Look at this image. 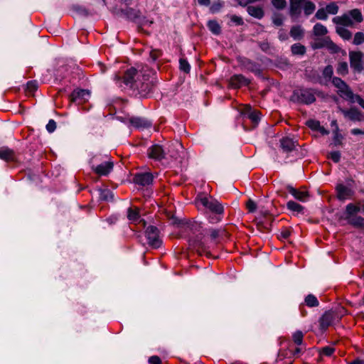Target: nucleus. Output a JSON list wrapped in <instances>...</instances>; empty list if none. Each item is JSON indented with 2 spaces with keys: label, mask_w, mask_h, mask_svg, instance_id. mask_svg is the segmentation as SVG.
<instances>
[{
  "label": "nucleus",
  "mask_w": 364,
  "mask_h": 364,
  "mask_svg": "<svg viewBox=\"0 0 364 364\" xmlns=\"http://www.w3.org/2000/svg\"><path fill=\"white\" fill-rule=\"evenodd\" d=\"M0 159L5 160V161L14 160V151L7 147L1 148L0 149Z\"/></svg>",
  "instance_id": "22"
},
{
  "label": "nucleus",
  "mask_w": 364,
  "mask_h": 364,
  "mask_svg": "<svg viewBox=\"0 0 364 364\" xmlns=\"http://www.w3.org/2000/svg\"><path fill=\"white\" fill-rule=\"evenodd\" d=\"M246 206L250 213H254L257 210V204L252 199L247 200Z\"/></svg>",
  "instance_id": "46"
},
{
  "label": "nucleus",
  "mask_w": 364,
  "mask_h": 364,
  "mask_svg": "<svg viewBox=\"0 0 364 364\" xmlns=\"http://www.w3.org/2000/svg\"><path fill=\"white\" fill-rule=\"evenodd\" d=\"M307 124L309 127H311L313 129H318L320 127V123L318 121L315 120H310L307 122Z\"/></svg>",
  "instance_id": "55"
},
{
  "label": "nucleus",
  "mask_w": 364,
  "mask_h": 364,
  "mask_svg": "<svg viewBox=\"0 0 364 364\" xmlns=\"http://www.w3.org/2000/svg\"><path fill=\"white\" fill-rule=\"evenodd\" d=\"M353 21L360 23L363 21L362 14L358 9H353L347 14L333 18V22L340 26H352Z\"/></svg>",
  "instance_id": "4"
},
{
  "label": "nucleus",
  "mask_w": 364,
  "mask_h": 364,
  "mask_svg": "<svg viewBox=\"0 0 364 364\" xmlns=\"http://www.w3.org/2000/svg\"><path fill=\"white\" fill-rule=\"evenodd\" d=\"M333 73V69L331 65L326 66L323 70V76L327 80H329L332 77Z\"/></svg>",
  "instance_id": "41"
},
{
  "label": "nucleus",
  "mask_w": 364,
  "mask_h": 364,
  "mask_svg": "<svg viewBox=\"0 0 364 364\" xmlns=\"http://www.w3.org/2000/svg\"><path fill=\"white\" fill-rule=\"evenodd\" d=\"M287 190L290 194L299 201L306 202L309 199V195L307 191H299L290 186L287 187Z\"/></svg>",
  "instance_id": "18"
},
{
  "label": "nucleus",
  "mask_w": 364,
  "mask_h": 364,
  "mask_svg": "<svg viewBox=\"0 0 364 364\" xmlns=\"http://www.w3.org/2000/svg\"><path fill=\"white\" fill-rule=\"evenodd\" d=\"M272 4L278 10H282L287 6L286 0H272Z\"/></svg>",
  "instance_id": "40"
},
{
  "label": "nucleus",
  "mask_w": 364,
  "mask_h": 364,
  "mask_svg": "<svg viewBox=\"0 0 364 364\" xmlns=\"http://www.w3.org/2000/svg\"><path fill=\"white\" fill-rule=\"evenodd\" d=\"M334 352V348L330 346H326L321 349L320 354L321 355L330 356Z\"/></svg>",
  "instance_id": "45"
},
{
  "label": "nucleus",
  "mask_w": 364,
  "mask_h": 364,
  "mask_svg": "<svg viewBox=\"0 0 364 364\" xmlns=\"http://www.w3.org/2000/svg\"><path fill=\"white\" fill-rule=\"evenodd\" d=\"M350 132L353 135L364 134V130L360 129H353Z\"/></svg>",
  "instance_id": "60"
},
{
  "label": "nucleus",
  "mask_w": 364,
  "mask_h": 364,
  "mask_svg": "<svg viewBox=\"0 0 364 364\" xmlns=\"http://www.w3.org/2000/svg\"><path fill=\"white\" fill-rule=\"evenodd\" d=\"M235 1L240 6H243V7H245V6L247 7L248 4H250L248 0H235Z\"/></svg>",
  "instance_id": "61"
},
{
  "label": "nucleus",
  "mask_w": 364,
  "mask_h": 364,
  "mask_svg": "<svg viewBox=\"0 0 364 364\" xmlns=\"http://www.w3.org/2000/svg\"><path fill=\"white\" fill-rule=\"evenodd\" d=\"M149 363L150 364H161V360L159 357L154 355L149 358Z\"/></svg>",
  "instance_id": "57"
},
{
  "label": "nucleus",
  "mask_w": 364,
  "mask_h": 364,
  "mask_svg": "<svg viewBox=\"0 0 364 364\" xmlns=\"http://www.w3.org/2000/svg\"><path fill=\"white\" fill-rule=\"evenodd\" d=\"M331 125L332 127L334 128L333 130H337V131H339V128H338V124H337V121L336 120H333L331 123Z\"/></svg>",
  "instance_id": "63"
},
{
  "label": "nucleus",
  "mask_w": 364,
  "mask_h": 364,
  "mask_svg": "<svg viewBox=\"0 0 364 364\" xmlns=\"http://www.w3.org/2000/svg\"><path fill=\"white\" fill-rule=\"evenodd\" d=\"M196 203L198 206L202 205L210 212L219 215H222L224 211L223 205L211 196L200 194L196 198Z\"/></svg>",
  "instance_id": "3"
},
{
  "label": "nucleus",
  "mask_w": 364,
  "mask_h": 364,
  "mask_svg": "<svg viewBox=\"0 0 364 364\" xmlns=\"http://www.w3.org/2000/svg\"><path fill=\"white\" fill-rule=\"evenodd\" d=\"M279 38L281 40V41H285L287 39V33L282 31V30H280L279 31Z\"/></svg>",
  "instance_id": "58"
},
{
  "label": "nucleus",
  "mask_w": 364,
  "mask_h": 364,
  "mask_svg": "<svg viewBox=\"0 0 364 364\" xmlns=\"http://www.w3.org/2000/svg\"><path fill=\"white\" fill-rule=\"evenodd\" d=\"M333 161L338 163L341 159V153L339 151H332L328 156Z\"/></svg>",
  "instance_id": "49"
},
{
  "label": "nucleus",
  "mask_w": 364,
  "mask_h": 364,
  "mask_svg": "<svg viewBox=\"0 0 364 364\" xmlns=\"http://www.w3.org/2000/svg\"><path fill=\"white\" fill-rule=\"evenodd\" d=\"M248 14L257 19H261L264 16V12L261 6H248L247 7Z\"/></svg>",
  "instance_id": "20"
},
{
  "label": "nucleus",
  "mask_w": 364,
  "mask_h": 364,
  "mask_svg": "<svg viewBox=\"0 0 364 364\" xmlns=\"http://www.w3.org/2000/svg\"><path fill=\"white\" fill-rule=\"evenodd\" d=\"M27 91L32 93L36 91L38 88V83L36 81H29L27 83Z\"/></svg>",
  "instance_id": "47"
},
{
  "label": "nucleus",
  "mask_w": 364,
  "mask_h": 364,
  "mask_svg": "<svg viewBox=\"0 0 364 364\" xmlns=\"http://www.w3.org/2000/svg\"><path fill=\"white\" fill-rule=\"evenodd\" d=\"M154 72L147 66L140 69L131 68L128 69L123 77L115 75L114 80L119 87L129 88L137 91L140 97H146L152 90L156 80Z\"/></svg>",
  "instance_id": "1"
},
{
  "label": "nucleus",
  "mask_w": 364,
  "mask_h": 364,
  "mask_svg": "<svg viewBox=\"0 0 364 364\" xmlns=\"http://www.w3.org/2000/svg\"><path fill=\"white\" fill-rule=\"evenodd\" d=\"M360 210V208L359 206L355 205L353 203L348 204L346 208V219L348 220L349 218L354 217V215L358 213Z\"/></svg>",
  "instance_id": "23"
},
{
  "label": "nucleus",
  "mask_w": 364,
  "mask_h": 364,
  "mask_svg": "<svg viewBox=\"0 0 364 364\" xmlns=\"http://www.w3.org/2000/svg\"><path fill=\"white\" fill-rule=\"evenodd\" d=\"M318 130L323 134H328L329 133L328 131H327L324 127L321 126L319 127Z\"/></svg>",
  "instance_id": "64"
},
{
  "label": "nucleus",
  "mask_w": 364,
  "mask_h": 364,
  "mask_svg": "<svg viewBox=\"0 0 364 364\" xmlns=\"http://www.w3.org/2000/svg\"><path fill=\"white\" fill-rule=\"evenodd\" d=\"M273 23L277 26H280L283 24L284 18L281 14L274 13L272 16Z\"/></svg>",
  "instance_id": "37"
},
{
  "label": "nucleus",
  "mask_w": 364,
  "mask_h": 364,
  "mask_svg": "<svg viewBox=\"0 0 364 364\" xmlns=\"http://www.w3.org/2000/svg\"><path fill=\"white\" fill-rule=\"evenodd\" d=\"M333 85L338 89V94L344 100L352 103L357 102L364 109V100L358 95H354L349 86L341 78L333 77L332 80Z\"/></svg>",
  "instance_id": "2"
},
{
  "label": "nucleus",
  "mask_w": 364,
  "mask_h": 364,
  "mask_svg": "<svg viewBox=\"0 0 364 364\" xmlns=\"http://www.w3.org/2000/svg\"><path fill=\"white\" fill-rule=\"evenodd\" d=\"M209 236L212 241H215L219 236L220 230L216 229H210L208 230Z\"/></svg>",
  "instance_id": "51"
},
{
  "label": "nucleus",
  "mask_w": 364,
  "mask_h": 364,
  "mask_svg": "<svg viewBox=\"0 0 364 364\" xmlns=\"http://www.w3.org/2000/svg\"><path fill=\"white\" fill-rule=\"evenodd\" d=\"M336 314L333 311H326L321 317L319 324L321 329H326L330 326L334 320L337 318Z\"/></svg>",
  "instance_id": "12"
},
{
  "label": "nucleus",
  "mask_w": 364,
  "mask_h": 364,
  "mask_svg": "<svg viewBox=\"0 0 364 364\" xmlns=\"http://www.w3.org/2000/svg\"><path fill=\"white\" fill-rule=\"evenodd\" d=\"M287 207L291 211L296 212L298 213H301L304 209L303 206H301V205H299V203H297L293 200L289 201L287 203Z\"/></svg>",
  "instance_id": "32"
},
{
  "label": "nucleus",
  "mask_w": 364,
  "mask_h": 364,
  "mask_svg": "<svg viewBox=\"0 0 364 364\" xmlns=\"http://www.w3.org/2000/svg\"><path fill=\"white\" fill-rule=\"evenodd\" d=\"M291 100L304 104H311L316 100L315 92L311 89H300L295 90Z\"/></svg>",
  "instance_id": "5"
},
{
  "label": "nucleus",
  "mask_w": 364,
  "mask_h": 364,
  "mask_svg": "<svg viewBox=\"0 0 364 364\" xmlns=\"http://www.w3.org/2000/svg\"><path fill=\"white\" fill-rule=\"evenodd\" d=\"M223 3L221 2L220 0H218V2H215L212 5L210 10L213 13L217 12L220 10V9L223 6Z\"/></svg>",
  "instance_id": "53"
},
{
  "label": "nucleus",
  "mask_w": 364,
  "mask_h": 364,
  "mask_svg": "<svg viewBox=\"0 0 364 364\" xmlns=\"http://www.w3.org/2000/svg\"><path fill=\"white\" fill-rule=\"evenodd\" d=\"M361 59L362 53L360 52H350V63L351 68L356 71L360 72L363 70Z\"/></svg>",
  "instance_id": "13"
},
{
  "label": "nucleus",
  "mask_w": 364,
  "mask_h": 364,
  "mask_svg": "<svg viewBox=\"0 0 364 364\" xmlns=\"http://www.w3.org/2000/svg\"><path fill=\"white\" fill-rule=\"evenodd\" d=\"M153 176L150 173H140L135 175L134 181L140 186H147L152 183Z\"/></svg>",
  "instance_id": "16"
},
{
  "label": "nucleus",
  "mask_w": 364,
  "mask_h": 364,
  "mask_svg": "<svg viewBox=\"0 0 364 364\" xmlns=\"http://www.w3.org/2000/svg\"><path fill=\"white\" fill-rule=\"evenodd\" d=\"M179 64H180V69L182 71H183L186 73H189L191 66L186 60L181 58L179 60Z\"/></svg>",
  "instance_id": "42"
},
{
  "label": "nucleus",
  "mask_w": 364,
  "mask_h": 364,
  "mask_svg": "<svg viewBox=\"0 0 364 364\" xmlns=\"http://www.w3.org/2000/svg\"><path fill=\"white\" fill-rule=\"evenodd\" d=\"M56 129V123L53 119H50L46 125V129L49 133L53 132Z\"/></svg>",
  "instance_id": "50"
},
{
  "label": "nucleus",
  "mask_w": 364,
  "mask_h": 364,
  "mask_svg": "<svg viewBox=\"0 0 364 364\" xmlns=\"http://www.w3.org/2000/svg\"><path fill=\"white\" fill-rule=\"evenodd\" d=\"M290 235V231L289 230H284L281 232V237L284 239H287Z\"/></svg>",
  "instance_id": "59"
},
{
  "label": "nucleus",
  "mask_w": 364,
  "mask_h": 364,
  "mask_svg": "<svg viewBox=\"0 0 364 364\" xmlns=\"http://www.w3.org/2000/svg\"><path fill=\"white\" fill-rule=\"evenodd\" d=\"M348 221L353 226L364 228V218L360 216L352 217Z\"/></svg>",
  "instance_id": "30"
},
{
  "label": "nucleus",
  "mask_w": 364,
  "mask_h": 364,
  "mask_svg": "<svg viewBox=\"0 0 364 364\" xmlns=\"http://www.w3.org/2000/svg\"><path fill=\"white\" fill-rule=\"evenodd\" d=\"M315 16L320 20H326L328 18L327 12L324 9H318L316 11Z\"/></svg>",
  "instance_id": "44"
},
{
  "label": "nucleus",
  "mask_w": 364,
  "mask_h": 364,
  "mask_svg": "<svg viewBox=\"0 0 364 364\" xmlns=\"http://www.w3.org/2000/svg\"><path fill=\"white\" fill-rule=\"evenodd\" d=\"M178 146L180 148V150H178V156L176 155H172L171 156L173 157L176 160H178L180 162H181L180 159L185 156V151L181 144H178Z\"/></svg>",
  "instance_id": "52"
},
{
  "label": "nucleus",
  "mask_w": 364,
  "mask_h": 364,
  "mask_svg": "<svg viewBox=\"0 0 364 364\" xmlns=\"http://www.w3.org/2000/svg\"><path fill=\"white\" fill-rule=\"evenodd\" d=\"M147 154L150 159L155 161H161L164 159L166 154L160 145L155 144L148 149Z\"/></svg>",
  "instance_id": "10"
},
{
  "label": "nucleus",
  "mask_w": 364,
  "mask_h": 364,
  "mask_svg": "<svg viewBox=\"0 0 364 364\" xmlns=\"http://www.w3.org/2000/svg\"><path fill=\"white\" fill-rule=\"evenodd\" d=\"M290 36L294 40H299L304 36V30L301 26H294L290 30Z\"/></svg>",
  "instance_id": "24"
},
{
  "label": "nucleus",
  "mask_w": 364,
  "mask_h": 364,
  "mask_svg": "<svg viewBox=\"0 0 364 364\" xmlns=\"http://www.w3.org/2000/svg\"><path fill=\"white\" fill-rule=\"evenodd\" d=\"M302 9H304V14L306 16H309L314 11L316 6L313 2L309 0H304Z\"/></svg>",
  "instance_id": "27"
},
{
  "label": "nucleus",
  "mask_w": 364,
  "mask_h": 364,
  "mask_svg": "<svg viewBox=\"0 0 364 364\" xmlns=\"http://www.w3.org/2000/svg\"><path fill=\"white\" fill-rule=\"evenodd\" d=\"M326 11L327 14H336L338 11V6L336 3L332 2L326 6Z\"/></svg>",
  "instance_id": "38"
},
{
  "label": "nucleus",
  "mask_w": 364,
  "mask_h": 364,
  "mask_svg": "<svg viewBox=\"0 0 364 364\" xmlns=\"http://www.w3.org/2000/svg\"><path fill=\"white\" fill-rule=\"evenodd\" d=\"M294 342L299 346L302 343L303 333L301 331H296L293 334Z\"/></svg>",
  "instance_id": "43"
},
{
  "label": "nucleus",
  "mask_w": 364,
  "mask_h": 364,
  "mask_svg": "<svg viewBox=\"0 0 364 364\" xmlns=\"http://www.w3.org/2000/svg\"><path fill=\"white\" fill-rule=\"evenodd\" d=\"M131 124L137 128L140 127H146L150 126V123L141 118L139 117H134L130 119Z\"/></svg>",
  "instance_id": "26"
},
{
  "label": "nucleus",
  "mask_w": 364,
  "mask_h": 364,
  "mask_svg": "<svg viewBox=\"0 0 364 364\" xmlns=\"http://www.w3.org/2000/svg\"><path fill=\"white\" fill-rule=\"evenodd\" d=\"M280 146L284 153L295 152L296 141L289 137H283L280 139Z\"/></svg>",
  "instance_id": "11"
},
{
  "label": "nucleus",
  "mask_w": 364,
  "mask_h": 364,
  "mask_svg": "<svg viewBox=\"0 0 364 364\" xmlns=\"http://www.w3.org/2000/svg\"><path fill=\"white\" fill-rule=\"evenodd\" d=\"M328 31L326 26L321 23H316L314 26V33L318 36H322L327 33Z\"/></svg>",
  "instance_id": "31"
},
{
  "label": "nucleus",
  "mask_w": 364,
  "mask_h": 364,
  "mask_svg": "<svg viewBox=\"0 0 364 364\" xmlns=\"http://www.w3.org/2000/svg\"><path fill=\"white\" fill-rule=\"evenodd\" d=\"M145 234L148 243L151 247L158 248L161 245V240L159 237V231L157 228L152 225L149 226L146 230Z\"/></svg>",
  "instance_id": "7"
},
{
  "label": "nucleus",
  "mask_w": 364,
  "mask_h": 364,
  "mask_svg": "<svg viewBox=\"0 0 364 364\" xmlns=\"http://www.w3.org/2000/svg\"><path fill=\"white\" fill-rule=\"evenodd\" d=\"M304 0H289V14L292 18H298L303 7Z\"/></svg>",
  "instance_id": "14"
},
{
  "label": "nucleus",
  "mask_w": 364,
  "mask_h": 364,
  "mask_svg": "<svg viewBox=\"0 0 364 364\" xmlns=\"http://www.w3.org/2000/svg\"><path fill=\"white\" fill-rule=\"evenodd\" d=\"M113 195L109 190H101L100 192V199L102 200H110L112 199Z\"/></svg>",
  "instance_id": "36"
},
{
  "label": "nucleus",
  "mask_w": 364,
  "mask_h": 364,
  "mask_svg": "<svg viewBox=\"0 0 364 364\" xmlns=\"http://www.w3.org/2000/svg\"><path fill=\"white\" fill-rule=\"evenodd\" d=\"M336 72L340 75H346L348 73V66L346 62H340L338 64Z\"/></svg>",
  "instance_id": "34"
},
{
  "label": "nucleus",
  "mask_w": 364,
  "mask_h": 364,
  "mask_svg": "<svg viewBox=\"0 0 364 364\" xmlns=\"http://www.w3.org/2000/svg\"><path fill=\"white\" fill-rule=\"evenodd\" d=\"M231 21L237 25L243 24V20L241 17L237 16L236 15H233L231 16Z\"/></svg>",
  "instance_id": "56"
},
{
  "label": "nucleus",
  "mask_w": 364,
  "mask_h": 364,
  "mask_svg": "<svg viewBox=\"0 0 364 364\" xmlns=\"http://www.w3.org/2000/svg\"><path fill=\"white\" fill-rule=\"evenodd\" d=\"M336 189L337 192V197L340 200H345L350 198L353 194V191L351 188L341 183L338 184Z\"/></svg>",
  "instance_id": "15"
},
{
  "label": "nucleus",
  "mask_w": 364,
  "mask_h": 364,
  "mask_svg": "<svg viewBox=\"0 0 364 364\" xmlns=\"http://www.w3.org/2000/svg\"><path fill=\"white\" fill-rule=\"evenodd\" d=\"M336 33L344 40H350L352 38L351 32L343 26H337Z\"/></svg>",
  "instance_id": "25"
},
{
  "label": "nucleus",
  "mask_w": 364,
  "mask_h": 364,
  "mask_svg": "<svg viewBox=\"0 0 364 364\" xmlns=\"http://www.w3.org/2000/svg\"><path fill=\"white\" fill-rule=\"evenodd\" d=\"M334 141L336 144H340L343 139L342 135L339 133V131L333 130Z\"/></svg>",
  "instance_id": "54"
},
{
  "label": "nucleus",
  "mask_w": 364,
  "mask_h": 364,
  "mask_svg": "<svg viewBox=\"0 0 364 364\" xmlns=\"http://www.w3.org/2000/svg\"><path fill=\"white\" fill-rule=\"evenodd\" d=\"M304 302L306 305L308 306L309 307H316L318 306L319 304L317 298L314 295L311 294L306 296Z\"/></svg>",
  "instance_id": "29"
},
{
  "label": "nucleus",
  "mask_w": 364,
  "mask_h": 364,
  "mask_svg": "<svg viewBox=\"0 0 364 364\" xmlns=\"http://www.w3.org/2000/svg\"><path fill=\"white\" fill-rule=\"evenodd\" d=\"M198 2L200 5L208 6L210 4V0H198Z\"/></svg>",
  "instance_id": "62"
},
{
  "label": "nucleus",
  "mask_w": 364,
  "mask_h": 364,
  "mask_svg": "<svg viewBox=\"0 0 364 364\" xmlns=\"http://www.w3.org/2000/svg\"><path fill=\"white\" fill-rule=\"evenodd\" d=\"M291 52L294 55H304L306 52V48L299 43H295L291 46Z\"/></svg>",
  "instance_id": "35"
},
{
  "label": "nucleus",
  "mask_w": 364,
  "mask_h": 364,
  "mask_svg": "<svg viewBox=\"0 0 364 364\" xmlns=\"http://www.w3.org/2000/svg\"><path fill=\"white\" fill-rule=\"evenodd\" d=\"M100 156H94L90 160V164H92V169L100 176H107L108 175L113 169V162L111 161H105L98 165H95V162L100 161L99 159Z\"/></svg>",
  "instance_id": "6"
},
{
  "label": "nucleus",
  "mask_w": 364,
  "mask_h": 364,
  "mask_svg": "<svg viewBox=\"0 0 364 364\" xmlns=\"http://www.w3.org/2000/svg\"><path fill=\"white\" fill-rule=\"evenodd\" d=\"M207 26L213 33L218 35L220 33V26L216 21H209Z\"/></svg>",
  "instance_id": "33"
},
{
  "label": "nucleus",
  "mask_w": 364,
  "mask_h": 364,
  "mask_svg": "<svg viewBox=\"0 0 364 364\" xmlns=\"http://www.w3.org/2000/svg\"><path fill=\"white\" fill-rule=\"evenodd\" d=\"M338 109L346 118L351 121L360 122L363 120V114L355 107H350L348 109H346L338 107Z\"/></svg>",
  "instance_id": "8"
},
{
  "label": "nucleus",
  "mask_w": 364,
  "mask_h": 364,
  "mask_svg": "<svg viewBox=\"0 0 364 364\" xmlns=\"http://www.w3.org/2000/svg\"><path fill=\"white\" fill-rule=\"evenodd\" d=\"M245 116L250 119L255 124L260 120V113L257 110H252L251 107L246 106L243 112Z\"/></svg>",
  "instance_id": "19"
},
{
  "label": "nucleus",
  "mask_w": 364,
  "mask_h": 364,
  "mask_svg": "<svg viewBox=\"0 0 364 364\" xmlns=\"http://www.w3.org/2000/svg\"><path fill=\"white\" fill-rule=\"evenodd\" d=\"M250 81L242 75H235L230 80V85L232 88H239L247 85Z\"/></svg>",
  "instance_id": "17"
},
{
  "label": "nucleus",
  "mask_w": 364,
  "mask_h": 364,
  "mask_svg": "<svg viewBox=\"0 0 364 364\" xmlns=\"http://www.w3.org/2000/svg\"><path fill=\"white\" fill-rule=\"evenodd\" d=\"M193 246L194 247V248H196L197 250V251L200 252V249L202 250H204L205 247V245L203 243V241L200 240H194L193 241Z\"/></svg>",
  "instance_id": "48"
},
{
  "label": "nucleus",
  "mask_w": 364,
  "mask_h": 364,
  "mask_svg": "<svg viewBox=\"0 0 364 364\" xmlns=\"http://www.w3.org/2000/svg\"><path fill=\"white\" fill-rule=\"evenodd\" d=\"M128 219L134 223H142L145 225V222L139 218V210L137 208L132 209L129 208L127 211Z\"/></svg>",
  "instance_id": "21"
},
{
  "label": "nucleus",
  "mask_w": 364,
  "mask_h": 364,
  "mask_svg": "<svg viewBox=\"0 0 364 364\" xmlns=\"http://www.w3.org/2000/svg\"><path fill=\"white\" fill-rule=\"evenodd\" d=\"M242 63L245 68L252 72L257 73L259 70L258 65L248 59H244Z\"/></svg>",
  "instance_id": "28"
},
{
  "label": "nucleus",
  "mask_w": 364,
  "mask_h": 364,
  "mask_svg": "<svg viewBox=\"0 0 364 364\" xmlns=\"http://www.w3.org/2000/svg\"><path fill=\"white\" fill-rule=\"evenodd\" d=\"M90 93L87 90H75L70 95V100L78 104L88 100Z\"/></svg>",
  "instance_id": "9"
},
{
  "label": "nucleus",
  "mask_w": 364,
  "mask_h": 364,
  "mask_svg": "<svg viewBox=\"0 0 364 364\" xmlns=\"http://www.w3.org/2000/svg\"><path fill=\"white\" fill-rule=\"evenodd\" d=\"M364 43V33L363 32H357L353 41V43L355 45H360Z\"/></svg>",
  "instance_id": "39"
}]
</instances>
